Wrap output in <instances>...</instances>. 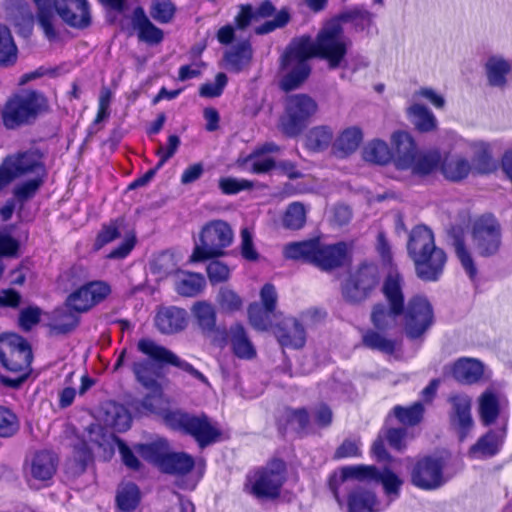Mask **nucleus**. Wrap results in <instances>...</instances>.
Segmentation results:
<instances>
[{
    "label": "nucleus",
    "instance_id": "54",
    "mask_svg": "<svg viewBox=\"0 0 512 512\" xmlns=\"http://www.w3.org/2000/svg\"><path fill=\"white\" fill-rule=\"evenodd\" d=\"M375 481L382 484L384 493L389 498V502L398 498L403 481L390 469L385 468L383 471L378 470Z\"/></svg>",
    "mask_w": 512,
    "mask_h": 512
},
{
    "label": "nucleus",
    "instance_id": "20",
    "mask_svg": "<svg viewBox=\"0 0 512 512\" xmlns=\"http://www.w3.org/2000/svg\"><path fill=\"white\" fill-rule=\"evenodd\" d=\"M483 71L487 85L503 91L509 85L512 62L502 54H490L483 63Z\"/></svg>",
    "mask_w": 512,
    "mask_h": 512
},
{
    "label": "nucleus",
    "instance_id": "15",
    "mask_svg": "<svg viewBox=\"0 0 512 512\" xmlns=\"http://www.w3.org/2000/svg\"><path fill=\"white\" fill-rule=\"evenodd\" d=\"M377 282L378 274L376 267L370 264H363L343 284V297L349 302H360L367 297Z\"/></svg>",
    "mask_w": 512,
    "mask_h": 512
},
{
    "label": "nucleus",
    "instance_id": "11",
    "mask_svg": "<svg viewBox=\"0 0 512 512\" xmlns=\"http://www.w3.org/2000/svg\"><path fill=\"white\" fill-rule=\"evenodd\" d=\"M32 358L31 347L22 336L13 333L0 336V361L6 369L26 375Z\"/></svg>",
    "mask_w": 512,
    "mask_h": 512
},
{
    "label": "nucleus",
    "instance_id": "47",
    "mask_svg": "<svg viewBox=\"0 0 512 512\" xmlns=\"http://www.w3.org/2000/svg\"><path fill=\"white\" fill-rule=\"evenodd\" d=\"M333 139V132L327 126L312 128L306 135V147L311 151H322L329 147Z\"/></svg>",
    "mask_w": 512,
    "mask_h": 512
},
{
    "label": "nucleus",
    "instance_id": "17",
    "mask_svg": "<svg viewBox=\"0 0 512 512\" xmlns=\"http://www.w3.org/2000/svg\"><path fill=\"white\" fill-rule=\"evenodd\" d=\"M411 482L424 490L439 488L444 483L442 462L432 457L418 460L411 471Z\"/></svg>",
    "mask_w": 512,
    "mask_h": 512
},
{
    "label": "nucleus",
    "instance_id": "51",
    "mask_svg": "<svg viewBox=\"0 0 512 512\" xmlns=\"http://www.w3.org/2000/svg\"><path fill=\"white\" fill-rule=\"evenodd\" d=\"M17 59V47L10 30L0 24V65H10Z\"/></svg>",
    "mask_w": 512,
    "mask_h": 512
},
{
    "label": "nucleus",
    "instance_id": "42",
    "mask_svg": "<svg viewBox=\"0 0 512 512\" xmlns=\"http://www.w3.org/2000/svg\"><path fill=\"white\" fill-rule=\"evenodd\" d=\"M407 112L411 122L419 131L429 132L436 128L437 119L426 106L413 104L408 108Z\"/></svg>",
    "mask_w": 512,
    "mask_h": 512
},
{
    "label": "nucleus",
    "instance_id": "34",
    "mask_svg": "<svg viewBox=\"0 0 512 512\" xmlns=\"http://www.w3.org/2000/svg\"><path fill=\"white\" fill-rule=\"evenodd\" d=\"M505 430L489 431L470 448V455L474 458H488L496 455L503 443Z\"/></svg>",
    "mask_w": 512,
    "mask_h": 512
},
{
    "label": "nucleus",
    "instance_id": "53",
    "mask_svg": "<svg viewBox=\"0 0 512 512\" xmlns=\"http://www.w3.org/2000/svg\"><path fill=\"white\" fill-rule=\"evenodd\" d=\"M216 302L219 310L223 313H235L240 311L243 306V299L229 287L220 288Z\"/></svg>",
    "mask_w": 512,
    "mask_h": 512
},
{
    "label": "nucleus",
    "instance_id": "18",
    "mask_svg": "<svg viewBox=\"0 0 512 512\" xmlns=\"http://www.w3.org/2000/svg\"><path fill=\"white\" fill-rule=\"evenodd\" d=\"M115 438L108 434L100 425H91L87 430V438L74 446V460L81 471L92 460V449L97 446L106 448L111 446Z\"/></svg>",
    "mask_w": 512,
    "mask_h": 512
},
{
    "label": "nucleus",
    "instance_id": "9",
    "mask_svg": "<svg viewBox=\"0 0 512 512\" xmlns=\"http://www.w3.org/2000/svg\"><path fill=\"white\" fill-rule=\"evenodd\" d=\"M402 324L406 336L416 340L421 338L434 323V312L430 302L422 296L411 298L403 304Z\"/></svg>",
    "mask_w": 512,
    "mask_h": 512
},
{
    "label": "nucleus",
    "instance_id": "21",
    "mask_svg": "<svg viewBox=\"0 0 512 512\" xmlns=\"http://www.w3.org/2000/svg\"><path fill=\"white\" fill-rule=\"evenodd\" d=\"M314 248L312 264L322 270L340 267L348 258L349 246L345 242L326 245L316 239Z\"/></svg>",
    "mask_w": 512,
    "mask_h": 512
},
{
    "label": "nucleus",
    "instance_id": "24",
    "mask_svg": "<svg viewBox=\"0 0 512 512\" xmlns=\"http://www.w3.org/2000/svg\"><path fill=\"white\" fill-rule=\"evenodd\" d=\"M3 163L13 180L26 175H45L40 155L36 152L29 151L11 155Z\"/></svg>",
    "mask_w": 512,
    "mask_h": 512
},
{
    "label": "nucleus",
    "instance_id": "16",
    "mask_svg": "<svg viewBox=\"0 0 512 512\" xmlns=\"http://www.w3.org/2000/svg\"><path fill=\"white\" fill-rule=\"evenodd\" d=\"M53 12L68 26L86 29L91 25L92 16L88 0H52Z\"/></svg>",
    "mask_w": 512,
    "mask_h": 512
},
{
    "label": "nucleus",
    "instance_id": "57",
    "mask_svg": "<svg viewBox=\"0 0 512 512\" xmlns=\"http://www.w3.org/2000/svg\"><path fill=\"white\" fill-rule=\"evenodd\" d=\"M378 469L373 465H350L341 469L342 480L356 479L360 481H375Z\"/></svg>",
    "mask_w": 512,
    "mask_h": 512
},
{
    "label": "nucleus",
    "instance_id": "64",
    "mask_svg": "<svg viewBox=\"0 0 512 512\" xmlns=\"http://www.w3.org/2000/svg\"><path fill=\"white\" fill-rule=\"evenodd\" d=\"M17 430L16 415L9 409L0 406V437H11Z\"/></svg>",
    "mask_w": 512,
    "mask_h": 512
},
{
    "label": "nucleus",
    "instance_id": "25",
    "mask_svg": "<svg viewBox=\"0 0 512 512\" xmlns=\"http://www.w3.org/2000/svg\"><path fill=\"white\" fill-rule=\"evenodd\" d=\"M275 335L284 348L300 349L306 342L304 327L293 317L283 319L275 328Z\"/></svg>",
    "mask_w": 512,
    "mask_h": 512
},
{
    "label": "nucleus",
    "instance_id": "27",
    "mask_svg": "<svg viewBox=\"0 0 512 512\" xmlns=\"http://www.w3.org/2000/svg\"><path fill=\"white\" fill-rule=\"evenodd\" d=\"M155 326L162 334H173L186 326V312L177 307L159 309L155 316Z\"/></svg>",
    "mask_w": 512,
    "mask_h": 512
},
{
    "label": "nucleus",
    "instance_id": "38",
    "mask_svg": "<svg viewBox=\"0 0 512 512\" xmlns=\"http://www.w3.org/2000/svg\"><path fill=\"white\" fill-rule=\"evenodd\" d=\"M37 8V21L43 30L46 38L50 41L57 38V31L55 29V13L49 0H32Z\"/></svg>",
    "mask_w": 512,
    "mask_h": 512
},
{
    "label": "nucleus",
    "instance_id": "56",
    "mask_svg": "<svg viewBox=\"0 0 512 512\" xmlns=\"http://www.w3.org/2000/svg\"><path fill=\"white\" fill-rule=\"evenodd\" d=\"M452 245L462 267L469 275L470 279H474L477 274V269L462 236L454 235Z\"/></svg>",
    "mask_w": 512,
    "mask_h": 512
},
{
    "label": "nucleus",
    "instance_id": "59",
    "mask_svg": "<svg viewBox=\"0 0 512 512\" xmlns=\"http://www.w3.org/2000/svg\"><path fill=\"white\" fill-rule=\"evenodd\" d=\"M271 311H267L262 308L258 303H252L248 307V318L251 326L259 331H265L270 326V314Z\"/></svg>",
    "mask_w": 512,
    "mask_h": 512
},
{
    "label": "nucleus",
    "instance_id": "37",
    "mask_svg": "<svg viewBox=\"0 0 512 512\" xmlns=\"http://www.w3.org/2000/svg\"><path fill=\"white\" fill-rule=\"evenodd\" d=\"M104 423L117 432H125L131 426L132 418L129 411L121 404L107 403L104 408Z\"/></svg>",
    "mask_w": 512,
    "mask_h": 512
},
{
    "label": "nucleus",
    "instance_id": "55",
    "mask_svg": "<svg viewBox=\"0 0 512 512\" xmlns=\"http://www.w3.org/2000/svg\"><path fill=\"white\" fill-rule=\"evenodd\" d=\"M307 210L301 202H293L287 207L283 216V226L291 230L302 228L306 222Z\"/></svg>",
    "mask_w": 512,
    "mask_h": 512
},
{
    "label": "nucleus",
    "instance_id": "19",
    "mask_svg": "<svg viewBox=\"0 0 512 512\" xmlns=\"http://www.w3.org/2000/svg\"><path fill=\"white\" fill-rule=\"evenodd\" d=\"M111 292L103 281H93L74 291L67 299V305L76 312H85L104 300Z\"/></svg>",
    "mask_w": 512,
    "mask_h": 512
},
{
    "label": "nucleus",
    "instance_id": "4",
    "mask_svg": "<svg viewBox=\"0 0 512 512\" xmlns=\"http://www.w3.org/2000/svg\"><path fill=\"white\" fill-rule=\"evenodd\" d=\"M233 238V230L226 221H209L202 227L189 261L196 263L222 256L224 249L232 244Z\"/></svg>",
    "mask_w": 512,
    "mask_h": 512
},
{
    "label": "nucleus",
    "instance_id": "61",
    "mask_svg": "<svg viewBox=\"0 0 512 512\" xmlns=\"http://www.w3.org/2000/svg\"><path fill=\"white\" fill-rule=\"evenodd\" d=\"M175 7L170 0H153L150 8L151 17L159 23H168L174 16Z\"/></svg>",
    "mask_w": 512,
    "mask_h": 512
},
{
    "label": "nucleus",
    "instance_id": "52",
    "mask_svg": "<svg viewBox=\"0 0 512 512\" xmlns=\"http://www.w3.org/2000/svg\"><path fill=\"white\" fill-rule=\"evenodd\" d=\"M316 239L294 242L286 245L284 255L288 259L303 260L312 263Z\"/></svg>",
    "mask_w": 512,
    "mask_h": 512
},
{
    "label": "nucleus",
    "instance_id": "8",
    "mask_svg": "<svg viewBox=\"0 0 512 512\" xmlns=\"http://www.w3.org/2000/svg\"><path fill=\"white\" fill-rule=\"evenodd\" d=\"M44 106V98L35 91H25L10 98L2 111L6 128L14 129L35 118Z\"/></svg>",
    "mask_w": 512,
    "mask_h": 512
},
{
    "label": "nucleus",
    "instance_id": "60",
    "mask_svg": "<svg viewBox=\"0 0 512 512\" xmlns=\"http://www.w3.org/2000/svg\"><path fill=\"white\" fill-rule=\"evenodd\" d=\"M340 22H352L356 28L360 30L369 29L374 20V15L366 10L354 9L348 12L343 13L340 18Z\"/></svg>",
    "mask_w": 512,
    "mask_h": 512
},
{
    "label": "nucleus",
    "instance_id": "50",
    "mask_svg": "<svg viewBox=\"0 0 512 512\" xmlns=\"http://www.w3.org/2000/svg\"><path fill=\"white\" fill-rule=\"evenodd\" d=\"M362 341L367 348L386 354L394 353L397 346L395 340L387 338L374 330H367L362 336Z\"/></svg>",
    "mask_w": 512,
    "mask_h": 512
},
{
    "label": "nucleus",
    "instance_id": "45",
    "mask_svg": "<svg viewBox=\"0 0 512 512\" xmlns=\"http://www.w3.org/2000/svg\"><path fill=\"white\" fill-rule=\"evenodd\" d=\"M140 502V491L134 483H126L118 488L116 503L121 511L129 512L137 508Z\"/></svg>",
    "mask_w": 512,
    "mask_h": 512
},
{
    "label": "nucleus",
    "instance_id": "7",
    "mask_svg": "<svg viewBox=\"0 0 512 512\" xmlns=\"http://www.w3.org/2000/svg\"><path fill=\"white\" fill-rule=\"evenodd\" d=\"M316 111L317 103L311 97L305 94L289 96L279 121V129L286 136L295 137L303 131Z\"/></svg>",
    "mask_w": 512,
    "mask_h": 512
},
{
    "label": "nucleus",
    "instance_id": "28",
    "mask_svg": "<svg viewBox=\"0 0 512 512\" xmlns=\"http://www.w3.org/2000/svg\"><path fill=\"white\" fill-rule=\"evenodd\" d=\"M56 463V457L52 452L39 451L31 459L28 474L34 480L48 481L56 472Z\"/></svg>",
    "mask_w": 512,
    "mask_h": 512
},
{
    "label": "nucleus",
    "instance_id": "43",
    "mask_svg": "<svg viewBox=\"0 0 512 512\" xmlns=\"http://www.w3.org/2000/svg\"><path fill=\"white\" fill-rule=\"evenodd\" d=\"M136 453L149 463L161 469L167 455L165 442L159 441L150 444H139L135 446Z\"/></svg>",
    "mask_w": 512,
    "mask_h": 512
},
{
    "label": "nucleus",
    "instance_id": "31",
    "mask_svg": "<svg viewBox=\"0 0 512 512\" xmlns=\"http://www.w3.org/2000/svg\"><path fill=\"white\" fill-rule=\"evenodd\" d=\"M132 371L137 381L151 392H159L161 386L158 379L161 375V365L149 360L135 361Z\"/></svg>",
    "mask_w": 512,
    "mask_h": 512
},
{
    "label": "nucleus",
    "instance_id": "13",
    "mask_svg": "<svg viewBox=\"0 0 512 512\" xmlns=\"http://www.w3.org/2000/svg\"><path fill=\"white\" fill-rule=\"evenodd\" d=\"M473 245L479 255H494L501 245V230L497 220L492 216H482L472 226Z\"/></svg>",
    "mask_w": 512,
    "mask_h": 512
},
{
    "label": "nucleus",
    "instance_id": "1",
    "mask_svg": "<svg viewBox=\"0 0 512 512\" xmlns=\"http://www.w3.org/2000/svg\"><path fill=\"white\" fill-rule=\"evenodd\" d=\"M409 256L415 264L417 276L424 281H436L446 264L445 252L436 247L434 234L425 225L414 227L407 244Z\"/></svg>",
    "mask_w": 512,
    "mask_h": 512
},
{
    "label": "nucleus",
    "instance_id": "29",
    "mask_svg": "<svg viewBox=\"0 0 512 512\" xmlns=\"http://www.w3.org/2000/svg\"><path fill=\"white\" fill-rule=\"evenodd\" d=\"M132 25L138 31V38L148 44H158L163 39V31L147 17L142 7H136L132 15Z\"/></svg>",
    "mask_w": 512,
    "mask_h": 512
},
{
    "label": "nucleus",
    "instance_id": "22",
    "mask_svg": "<svg viewBox=\"0 0 512 512\" xmlns=\"http://www.w3.org/2000/svg\"><path fill=\"white\" fill-rule=\"evenodd\" d=\"M449 401L452 405L451 425L457 431L460 441H463L474 426L471 415V399L467 395L457 394L451 396Z\"/></svg>",
    "mask_w": 512,
    "mask_h": 512
},
{
    "label": "nucleus",
    "instance_id": "14",
    "mask_svg": "<svg viewBox=\"0 0 512 512\" xmlns=\"http://www.w3.org/2000/svg\"><path fill=\"white\" fill-rule=\"evenodd\" d=\"M172 419L178 428L191 435L201 448L216 442L220 436V430L210 422L207 416L179 413L173 414Z\"/></svg>",
    "mask_w": 512,
    "mask_h": 512
},
{
    "label": "nucleus",
    "instance_id": "44",
    "mask_svg": "<svg viewBox=\"0 0 512 512\" xmlns=\"http://www.w3.org/2000/svg\"><path fill=\"white\" fill-rule=\"evenodd\" d=\"M205 284L202 274L182 272V277L176 282V291L182 296L193 297L203 290Z\"/></svg>",
    "mask_w": 512,
    "mask_h": 512
},
{
    "label": "nucleus",
    "instance_id": "46",
    "mask_svg": "<svg viewBox=\"0 0 512 512\" xmlns=\"http://www.w3.org/2000/svg\"><path fill=\"white\" fill-rule=\"evenodd\" d=\"M178 262L174 253L165 251L157 256L150 263V271L152 274L157 275L159 279L167 277L168 275L177 271Z\"/></svg>",
    "mask_w": 512,
    "mask_h": 512
},
{
    "label": "nucleus",
    "instance_id": "12",
    "mask_svg": "<svg viewBox=\"0 0 512 512\" xmlns=\"http://www.w3.org/2000/svg\"><path fill=\"white\" fill-rule=\"evenodd\" d=\"M137 350L143 355L147 356L150 359L149 361L160 365L170 364L189 373L191 376L198 379L202 383L207 385L209 384L207 377L203 373L195 369L187 361L180 359L172 351L158 344L151 338H141L137 343Z\"/></svg>",
    "mask_w": 512,
    "mask_h": 512
},
{
    "label": "nucleus",
    "instance_id": "36",
    "mask_svg": "<svg viewBox=\"0 0 512 512\" xmlns=\"http://www.w3.org/2000/svg\"><path fill=\"white\" fill-rule=\"evenodd\" d=\"M6 10L15 26L31 31L34 14L26 0H7Z\"/></svg>",
    "mask_w": 512,
    "mask_h": 512
},
{
    "label": "nucleus",
    "instance_id": "62",
    "mask_svg": "<svg viewBox=\"0 0 512 512\" xmlns=\"http://www.w3.org/2000/svg\"><path fill=\"white\" fill-rule=\"evenodd\" d=\"M44 175H31V178L19 184L14 189V195L19 200H26L34 196L43 183Z\"/></svg>",
    "mask_w": 512,
    "mask_h": 512
},
{
    "label": "nucleus",
    "instance_id": "63",
    "mask_svg": "<svg viewBox=\"0 0 512 512\" xmlns=\"http://www.w3.org/2000/svg\"><path fill=\"white\" fill-rule=\"evenodd\" d=\"M228 78L224 73H218L214 82H207L201 85L199 94L205 98L219 97L227 85Z\"/></svg>",
    "mask_w": 512,
    "mask_h": 512
},
{
    "label": "nucleus",
    "instance_id": "5",
    "mask_svg": "<svg viewBox=\"0 0 512 512\" xmlns=\"http://www.w3.org/2000/svg\"><path fill=\"white\" fill-rule=\"evenodd\" d=\"M285 471V463L280 459H274L266 466L247 474L245 489L259 500L275 499L279 497L285 482Z\"/></svg>",
    "mask_w": 512,
    "mask_h": 512
},
{
    "label": "nucleus",
    "instance_id": "48",
    "mask_svg": "<svg viewBox=\"0 0 512 512\" xmlns=\"http://www.w3.org/2000/svg\"><path fill=\"white\" fill-rule=\"evenodd\" d=\"M192 313L203 331L211 332L216 325V312L214 307L205 301H198L192 307Z\"/></svg>",
    "mask_w": 512,
    "mask_h": 512
},
{
    "label": "nucleus",
    "instance_id": "26",
    "mask_svg": "<svg viewBox=\"0 0 512 512\" xmlns=\"http://www.w3.org/2000/svg\"><path fill=\"white\" fill-rule=\"evenodd\" d=\"M227 340L232 353L239 359L252 360L257 351L251 342L245 328L241 324L230 326L227 331Z\"/></svg>",
    "mask_w": 512,
    "mask_h": 512
},
{
    "label": "nucleus",
    "instance_id": "40",
    "mask_svg": "<svg viewBox=\"0 0 512 512\" xmlns=\"http://www.w3.org/2000/svg\"><path fill=\"white\" fill-rule=\"evenodd\" d=\"M194 467V459L187 453H167L161 471L174 475H185Z\"/></svg>",
    "mask_w": 512,
    "mask_h": 512
},
{
    "label": "nucleus",
    "instance_id": "39",
    "mask_svg": "<svg viewBox=\"0 0 512 512\" xmlns=\"http://www.w3.org/2000/svg\"><path fill=\"white\" fill-rule=\"evenodd\" d=\"M362 138V131L358 127H349L343 130L334 142L335 153L344 157L354 152L359 147Z\"/></svg>",
    "mask_w": 512,
    "mask_h": 512
},
{
    "label": "nucleus",
    "instance_id": "10",
    "mask_svg": "<svg viewBox=\"0 0 512 512\" xmlns=\"http://www.w3.org/2000/svg\"><path fill=\"white\" fill-rule=\"evenodd\" d=\"M348 40L339 19H333L325 24L316 38L318 56L326 59L331 68L340 65L347 51Z\"/></svg>",
    "mask_w": 512,
    "mask_h": 512
},
{
    "label": "nucleus",
    "instance_id": "41",
    "mask_svg": "<svg viewBox=\"0 0 512 512\" xmlns=\"http://www.w3.org/2000/svg\"><path fill=\"white\" fill-rule=\"evenodd\" d=\"M479 414L482 423L486 426L491 425L497 419L500 413V401L496 393L487 389L479 397Z\"/></svg>",
    "mask_w": 512,
    "mask_h": 512
},
{
    "label": "nucleus",
    "instance_id": "58",
    "mask_svg": "<svg viewBox=\"0 0 512 512\" xmlns=\"http://www.w3.org/2000/svg\"><path fill=\"white\" fill-rule=\"evenodd\" d=\"M394 415L395 417L402 423L406 425H415L419 423L422 419L424 413V407L421 402H416L410 407H394Z\"/></svg>",
    "mask_w": 512,
    "mask_h": 512
},
{
    "label": "nucleus",
    "instance_id": "32",
    "mask_svg": "<svg viewBox=\"0 0 512 512\" xmlns=\"http://www.w3.org/2000/svg\"><path fill=\"white\" fill-rule=\"evenodd\" d=\"M472 151V170L478 174H489L496 170L497 164L492 157L491 144L484 141H474L469 144Z\"/></svg>",
    "mask_w": 512,
    "mask_h": 512
},
{
    "label": "nucleus",
    "instance_id": "30",
    "mask_svg": "<svg viewBox=\"0 0 512 512\" xmlns=\"http://www.w3.org/2000/svg\"><path fill=\"white\" fill-rule=\"evenodd\" d=\"M253 51L248 40L239 42L226 50L223 56L224 67L232 72H241L252 59Z\"/></svg>",
    "mask_w": 512,
    "mask_h": 512
},
{
    "label": "nucleus",
    "instance_id": "2",
    "mask_svg": "<svg viewBox=\"0 0 512 512\" xmlns=\"http://www.w3.org/2000/svg\"><path fill=\"white\" fill-rule=\"evenodd\" d=\"M391 142L395 148L394 161L398 169L410 170L415 175H427L440 164L441 155L439 151H419L408 132H394Z\"/></svg>",
    "mask_w": 512,
    "mask_h": 512
},
{
    "label": "nucleus",
    "instance_id": "6",
    "mask_svg": "<svg viewBox=\"0 0 512 512\" xmlns=\"http://www.w3.org/2000/svg\"><path fill=\"white\" fill-rule=\"evenodd\" d=\"M402 286L403 280L396 273H390L385 279L382 291L389 306L377 304L371 314L372 323L377 329L386 330L396 325L397 318L403 312Z\"/></svg>",
    "mask_w": 512,
    "mask_h": 512
},
{
    "label": "nucleus",
    "instance_id": "23",
    "mask_svg": "<svg viewBox=\"0 0 512 512\" xmlns=\"http://www.w3.org/2000/svg\"><path fill=\"white\" fill-rule=\"evenodd\" d=\"M451 374L457 382L472 385L489 378L491 372L480 360L462 357L453 363Z\"/></svg>",
    "mask_w": 512,
    "mask_h": 512
},
{
    "label": "nucleus",
    "instance_id": "35",
    "mask_svg": "<svg viewBox=\"0 0 512 512\" xmlns=\"http://www.w3.org/2000/svg\"><path fill=\"white\" fill-rule=\"evenodd\" d=\"M441 171L446 179L458 182L468 177L472 171V165L461 155H448L442 162Z\"/></svg>",
    "mask_w": 512,
    "mask_h": 512
},
{
    "label": "nucleus",
    "instance_id": "33",
    "mask_svg": "<svg viewBox=\"0 0 512 512\" xmlns=\"http://www.w3.org/2000/svg\"><path fill=\"white\" fill-rule=\"evenodd\" d=\"M347 506L348 512H378L381 510L376 495L361 486L350 491Z\"/></svg>",
    "mask_w": 512,
    "mask_h": 512
},
{
    "label": "nucleus",
    "instance_id": "49",
    "mask_svg": "<svg viewBox=\"0 0 512 512\" xmlns=\"http://www.w3.org/2000/svg\"><path fill=\"white\" fill-rule=\"evenodd\" d=\"M363 158L368 162L384 165L391 160L392 154L386 142L376 139L365 146Z\"/></svg>",
    "mask_w": 512,
    "mask_h": 512
},
{
    "label": "nucleus",
    "instance_id": "3",
    "mask_svg": "<svg viewBox=\"0 0 512 512\" xmlns=\"http://www.w3.org/2000/svg\"><path fill=\"white\" fill-rule=\"evenodd\" d=\"M318 56L316 40L302 37L294 41L282 57L283 69H290L281 80V88L284 91L296 89L310 74L308 59Z\"/></svg>",
    "mask_w": 512,
    "mask_h": 512
}]
</instances>
